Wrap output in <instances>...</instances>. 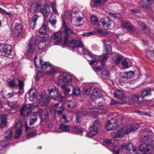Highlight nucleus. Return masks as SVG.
Instances as JSON below:
<instances>
[{
	"mask_svg": "<svg viewBox=\"0 0 154 154\" xmlns=\"http://www.w3.org/2000/svg\"><path fill=\"white\" fill-rule=\"evenodd\" d=\"M61 30L65 45L72 49L83 47L84 45L81 41H76L73 39L70 40L75 33L70 28L67 26L63 20L62 22Z\"/></svg>",
	"mask_w": 154,
	"mask_h": 154,
	"instance_id": "1",
	"label": "nucleus"
},
{
	"mask_svg": "<svg viewBox=\"0 0 154 154\" xmlns=\"http://www.w3.org/2000/svg\"><path fill=\"white\" fill-rule=\"evenodd\" d=\"M34 62L36 67L45 70L48 76H54L55 73L60 72L57 67L51 65L48 62H44L39 55L36 54L34 57Z\"/></svg>",
	"mask_w": 154,
	"mask_h": 154,
	"instance_id": "2",
	"label": "nucleus"
},
{
	"mask_svg": "<svg viewBox=\"0 0 154 154\" xmlns=\"http://www.w3.org/2000/svg\"><path fill=\"white\" fill-rule=\"evenodd\" d=\"M152 141L150 136L148 135L144 136L143 139V143L139 147L138 150L143 152V153L149 154L152 152L153 148L149 143Z\"/></svg>",
	"mask_w": 154,
	"mask_h": 154,
	"instance_id": "3",
	"label": "nucleus"
},
{
	"mask_svg": "<svg viewBox=\"0 0 154 154\" xmlns=\"http://www.w3.org/2000/svg\"><path fill=\"white\" fill-rule=\"evenodd\" d=\"M73 12L75 14V15L71 19V22L77 26H79L82 25V21L83 17V14L80 11Z\"/></svg>",
	"mask_w": 154,
	"mask_h": 154,
	"instance_id": "4",
	"label": "nucleus"
},
{
	"mask_svg": "<svg viewBox=\"0 0 154 154\" xmlns=\"http://www.w3.org/2000/svg\"><path fill=\"white\" fill-rule=\"evenodd\" d=\"M49 34L47 33L45 34L42 38L39 37L40 41L38 42V48L39 49L42 50L46 47V41L48 39L47 38H49Z\"/></svg>",
	"mask_w": 154,
	"mask_h": 154,
	"instance_id": "5",
	"label": "nucleus"
},
{
	"mask_svg": "<svg viewBox=\"0 0 154 154\" xmlns=\"http://www.w3.org/2000/svg\"><path fill=\"white\" fill-rule=\"evenodd\" d=\"M126 131V130H125V127L121 129L117 130L115 132V135L114 138V140L116 141H118L120 138L123 137L124 135L128 134Z\"/></svg>",
	"mask_w": 154,
	"mask_h": 154,
	"instance_id": "6",
	"label": "nucleus"
},
{
	"mask_svg": "<svg viewBox=\"0 0 154 154\" xmlns=\"http://www.w3.org/2000/svg\"><path fill=\"white\" fill-rule=\"evenodd\" d=\"M61 35L62 33L59 31L55 32L51 36V40L54 42H56V44L59 43L61 41L63 38Z\"/></svg>",
	"mask_w": 154,
	"mask_h": 154,
	"instance_id": "7",
	"label": "nucleus"
},
{
	"mask_svg": "<svg viewBox=\"0 0 154 154\" xmlns=\"http://www.w3.org/2000/svg\"><path fill=\"white\" fill-rule=\"evenodd\" d=\"M12 47L10 45H4L2 47V54L6 57L10 56L12 52Z\"/></svg>",
	"mask_w": 154,
	"mask_h": 154,
	"instance_id": "8",
	"label": "nucleus"
},
{
	"mask_svg": "<svg viewBox=\"0 0 154 154\" xmlns=\"http://www.w3.org/2000/svg\"><path fill=\"white\" fill-rule=\"evenodd\" d=\"M15 26V27L14 29L13 34L15 37H19L21 35L23 26L21 24L19 23H16Z\"/></svg>",
	"mask_w": 154,
	"mask_h": 154,
	"instance_id": "9",
	"label": "nucleus"
},
{
	"mask_svg": "<svg viewBox=\"0 0 154 154\" xmlns=\"http://www.w3.org/2000/svg\"><path fill=\"white\" fill-rule=\"evenodd\" d=\"M32 110L31 106L26 107L25 106H23L20 110V114L21 116H28L31 112Z\"/></svg>",
	"mask_w": 154,
	"mask_h": 154,
	"instance_id": "10",
	"label": "nucleus"
},
{
	"mask_svg": "<svg viewBox=\"0 0 154 154\" xmlns=\"http://www.w3.org/2000/svg\"><path fill=\"white\" fill-rule=\"evenodd\" d=\"M117 126L116 121L115 119H112L108 122L106 128L108 130L115 129Z\"/></svg>",
	"mask_w": 154,
	"mask_h": 154,
	"instance_id": "11",
	"label": "nucleus"
},
{
	"mask_svg": "<svg viewBox=\"0 0 154 154\" xmlns=\"http://www.w3.org/2000/svg\"><path fill=\"white\" fill-rule=\"evenodd\" d=\"M111 19L108 17H104L100 20V22L105 29H108L109 28L110 24L109 22Z\"/></svg>",
	"mask_w": 154,
	"mask_h": 154,
	"instance_id": "12",
	"label": "nucleus"
},
{
	"mask_svg": "<svg viewBox=\"0 0 154 154\" xmlns=\"http://www.w3.org/2000/svg\"><path fill=\"white\" fill-rule=\"evenodd\" d=\"M114 97L123 102L125 101V99L124 96L123 92L119 90H116L114 93Z\"/></svg>",
	"mask_w": 154,
	"mask_h": 154,
	"instance_id": "13",
	"label": "nucleus"
},
{
	"mask_svg": "<svg viewBox=\"0 0 154 154\" xmlns=\"http://www.w3.org/2000/svg\"><path fill=\"white\" fill-rule=\"evenodd\" d=\"M48 91L51 98H53L54 97L58 96V91L54 86L51 85L48 87Z\"/></svg>",
	"mask_w": 154,
	"mask_h": 154,
	"instance_id": "14",
	"label": "nucleus"
},
{
	"mask_svg": "<svg viewBox=\"0 0 154 154\" xmlns=\"http://www.w3.org/2000/svg\"><path fill=\"white\" fill-rule=\"evenodd\" d=\"M102 94L97 88H95L91 94L90 98L93 100H96L102 96Z\"/></svg>",
	"mask_w": 154,
	"mask_h": 154,
	"instance_id": "15",
	"label": "nucleus"
},
{
	"mask_svg": "<svg viewBox=\"0 0 154 154\" xmlns=\"http://www.w3.org/2000/svg\"><path fill=\"white\" fill-rule=\"evenodd\" d=\"M38 17L36 15L33 16L29 19V23L30 27L34 29L36 26V22Z\"/></svg>",
	"mask_w": 154,
	"mask_h": 154,
	"instance_id": "16",
	"label": "nucleus"
},
{
	"mask_svg": "<svg viewBox=\"0 0 154 154\" xmlns=\"http://www.w3.org/2000/svg\"><path fill=\"white\" fill-rule=\"evenodd\" d=\"M40 12L42 14L45 18H47L50 12L49 7L46 6L43 7L40 10Z\"/></svg>",
	"mask_w": 154,
	"mask_h": 154,
	"instance_id": "17",
	"label": "nucleus"
},
{
	"mask_svg": "<svg viewBox=\"0 0 154 154\" xmlns=\"http://www.w3.org/2000/svg\"><path fill=\"white\" fill-rule=\"evenodd\" d=\"M39 38V37L31 38L28 45V46L35 48V46L36 45V44L40 41Z\"/></svg>",
	"mask_w": 154,
	"mask_h": 154,
	"instance_id": "18",
	"label": "nucleus"
},
{
	"mask_svg": "<svg viewBox=\"0 0 154 154\" xmlns=\"http://www.w3.org/2000/svg\"><path fill=\"white\" fill-rule=\"evenodd\" d=\"M107 0H91L90 2L91 6L93 7L101 6L103 2H106Z\"/></svg>",
	"mask_w": 154,
	"mask_h": 154,
	"instance_id": "19",
	"label": "nucleus"
},
{
	"mask_svg": "<svg viewBox=\"0 0 154 154\" xmlns=\"http://www.w3.org/2000/svg\"><path fill=\"white\" fill-rule=\"evenodd\" d=\"M121 75L123 79H130L134 76V72L132 71L129 72H124L121 73Z\"/></svg>",
	"mask_w": 154,
	"mask_h": 154,
	"instance_id": "20",
	"label": "nucleus"
},
{
	"mask_svg": "<svg viewBox=\"0 0 154 154\" xmlns=\"http://www.w3.org/2000/svg\"><path fill=\"white\" fill-rule=\"evenodd\" d=\"M28 93L29 94L28 97L29 100L31 101H33L36 99L37 96V94L35 91L33 89H31L28 91Z\"/></svg>",
	"mask_w": 154,
	"mask_h": 154,
	"instance_id": "21",
	"label": "nucleus"
},
{
	"mask_svg": "<svg viewBox=\"0 0 154 154\" xmlns=\"http://www.w3.org/2000/svg\"><path fill=\"white\" fill-rule=\"evenodd\" d=\"M6 116V115L4 114H2L1 116V128H3L7 124Z\"/></svg>",
	"mask_w": 154,
	"mask_h": 154,
	"instance_id": "22",
	"label": "nucleus"
},
{
	"mask_svg": "<svg viewBox=\"0 0 154 154\" xmlns=\"http://www.w3.org/2000/svg\"><path fill=\"white\" fill-rule=\"evenodd\" d=\"M63 76L66 82L70 84L72 81V77L69 73L67 72H63Z\"/></svg>",
	"mask_w": 154,
	"mask_h": 154,
	"instance_id": "23",
	"label": "nucleus"
},
{
	"mask_svg": "<svg viewBox=\"0 0 154 154\" xmlns=\"http://www.w3.org/2000/svg\"><path fill=\"white\" fill-rule=\"evenodd\" d=\"M139 126L138 125H132L130 128L127 127H125V129L126 130V133L128 134L130 132H133L135 130L138 128Z\"/></svg>",
	"mask_w": 154,
	"mask_h": 154,
	"instance_id": "24",
	"label": "nucleus"
},
{
	"mask_svg": "<svg viewBox=\"0 0 154 154\" xmlns=\"http://www.w3.org/2000/svg\"><path fill=\"white\" fill-rule=\"evenodd\" d=\"M137 149L135 148L132 143L128 144V151L130 154H135L137 151Z\"/></svg>",
	"mask_w": 154,
	"mask_h": 154,
	"instance_id": "25",
	"label": "nucleus"
},
{
	"mask_svg": "<svg viewBox=\"0 0 154 154\" xmlns=\"http://www.w3.org/2000/svg\"><path fill=\"white\" fill-rule=\"evenodd\" d=\"M63 111L64 107L62 106L55 107L54 109V113L58 115L61 114Z\"/></svg>",
	"mask_w": 154,
	"mask_h": 154,
	"instance_id": "26",
	"label": "nucleus"
},
{
	"mask_svg": "<svg viewBox=\"0 0 154 154\" xmlns=\"http://www.w3.org/2000/svg\"><path fill=\"white\" fill-rule=\"evenodd\" d=\"M18 79L14 78L13 79L8 81V84L10 87L13 88L17 85V83L18 82Z\"/></svg>",
	"mask_w": 154,
	"mask_h": 154,
	"instance_id": "27",
	"label": "nucleus"
},
{
	"mask_svg": "<svg viewBox=\"0 0 154 154\" xmlns=\"http://www.w3.org/2000/svg\"><path fill=\"white\" fill-rule=\"evenodd\" d=\"M98 131V129H95L93 128H90V130L88 133V136L90 137H93L97 134Z\"/></svg>",
	"mask_w": 154,
	"mask_h": 154,
	"instance_id": "28",
	"label": "nucleus"
},
{
	"mask_svg": "<svg viewBox=\"0 0 154 154\" xmlns=\"http://www.w3.org/2000/svg\"><path fill=\"white\" fill-rule=\"evenodd\" d=\"M12 135L11 129H9L5 132L4 134L5 139V140L7 141L9 140Z\"/></svg>",
	"mask_w": 154,
	"mask_h": 154,
	"instance_id": "29",
	"label": "nucleus"
},
{
	"mask_svg": "<svg viewBox=\"0 0 154 154\" xmlns=\"http://www.w3.org/2000/svg\"><path fill=\"white\" fill-rule=\"evenodd\" d=\"M123 59V57L118 54L115 55L113 59V61L115 63H118Z\"/></svg>",
	"mask_w": 154,
	"mask_h": 154,
	"instance_id": "30",
	"label": "nucleus"
},
{
	"mask_svg": "<svg viewBox=\"0 0 154 154\" xmlns=\"http://www.w3.org/2000/svg\"><path fill=\"white\" fill-rule=\"evenodd\" d=\"M46 28L47 26L46 24L43 23L38 31V33L39 35L45 34L46 33Z\"/></svg>",
	"mask_w": 154,
	"mask_h": 154,
	"instance_id": "31",
	"label": "nucleus"
},
{
	"mask_svg": "<svg viewBox=\"0 0 154 154\" xmlns=\"http://www.w3.org/2000/svg\"><path fill=\"white\" fill-rule=\"evenodd\" d=\"M108 56L107 54H104L98 57V59L102 64L105 62L108 59Z\"/></svg>",
	"mask_w": 154,
	"mask_h": 154,
	"instance_id": "32",
	"label": "nucleus"
},
{
	"mask_svg": "<svg viewBox=\"0 0 154 154\" xmlns=\"http://www.w3.org/2000/svg\"><path fill=\"white\" fill-rule=\"evenodd\" d=\"M9 106L12 109L18 108L19 107V105L17 103V101H14L9 102L8 103Z\"/></svg>",
	"mask_w": 154,
	"mask_h": 154,
	"instance_id": "33",
	"label": "nucleus"
},
{
	"mask_svg": "<svg viewBox=\"0 0 154 154\" xmlns=\"http://www.w3.org/2000/svg\"><path fill=\"white\" fill-rule=\"evenodd\" d=\"M59 128L63 131L67 132L69 130L70 127L68 125L61 124L59 125Z\"/></svg>",
	"mask_w": 154,
	"mask_h": 154,
	"instance_id": "34",
	"label": "nucleus"
},
{
	"mask_svg": "<svg viewBox=\"0 0 154 154\" xmlns=\"http://www.w3.org/2000/svg\"><path fill=\"white\" fill-rule=\"evenodd\" d=\"M91 21L92 24L98 25L99 23L98 19L95 16L93 15L91 17Z\"/></svg>",
	"mask_w": 154,
	"mask_h": 154,
	"instance_id": "35",
	"label": "nucleus"
},
{
	"mask_svg": "<svg viewBox=\"0 0 154 154\" xmlns=\"http://www.w3.org/2000/svg\"><path fill=\"white\" fill-rule=\"evenodd\" d=\"M34 48L29 47V50L26 51V55L28 57H31L32 54L34 52Z\"/></svg>",
	"mask_w": 154,
	"mask_h": 154,
	"instance_id": "36",
	"label": "nucleus"
},
{
	"mask_svg": "<svg viewBox=\"0 0 154 154\" xmlns=\"http://www.w3.org/2000/svg\"><path fill=\"white\" fill-rule=\"evenodd\" d=\"M29 120L30 121V125H32L37 121V116L35 114L32 115L31 116Z\"/></svg>",
	"mask_w": 154,
	"mask_h": 154,
	"instance_id": "37",
	"label": "nucleus"
},
{
	"mask_svg": "<svg viewBox=\"0 0 154 154\" xmlns=\"http://www.w3.org/2000/svg\"><path fill=\"white\" fill-rule=\"evenodd\" d=\"M151 94V90L149 88H147L144 90L142 93V95L143 97L150 95Z\"/></svg>",
	"mask_w": 154,
	"mask_h": 154,
	"instance_id": "38",
	"label": "nucleus"
},
{
	"mask_svg": "<svg viewBox=\"0 0 154 154\" xmlns=\"http://www.w3.org/2000/svg\"><path fill=\"white\" fill-rule=\"evenodd\" d=\"M82 53L83 54L88 55L92 58H95L96 56V55L93 54H92L90 52H88L87 50L83 49H82Z\"/></svg>",
	"mask_w": 154,
	"mask_h": 154,
	"instance_id": "39",
	"label": "nucleus"
},
{
	"mask_svg": "<svg viewBox=\"0 0 154 154\" xmlns=\"http://www.w3.org/2000/svg\"><path fill=\"white\" fill-rule=\"evenodd\" d=\"M121 149L122 151L125 153H126L128 151V145L125 143H123L121 146Z\"/></svg>",
	"mask_w": 154,
	"mask_h": 154,
	"instance_id": "40",
	"label": "nucleus"
},
{
	"mask_svg": "<svg viewBox=\"0 0 154 154\" xmlns=\"http://www.w3.org/2000/svg\"><path fill=\"white\" fill-rule=\"evenodd\" d=\"M127 29L128 31L131 33L135 32L136 30V28L131 24H130Z\"/></svg>",
	"mask_w": 154,
	"mask_h": 154,
	"instance_id": "41",
	"label": "nucleus"
},
{
	"mask_svg": "<svg viewBox=\"0 0 154 154\" xmlns=\"http://www.w3.org/2000/svg\"><path fill=\"white\" fill-rule=\"evenodd\" d=\"M61 88L64 93H67L70 91V89L69 88H68L66 85L61 87Z\"/></svg>",
	"mask_w": 154,
	"mask_h": 154,
	"instance_id": "42",
	"label": "nucleus"
},
{
	"mask_svg": "<svg viewBox=\"0 0 154 154\" xmlns=\"http://www.w3.org/2000/svg\"><path fill=\"white\" fill-rule=\"evenodd\" d=\"M131 24L128 21H124L122 22L121 25L122 27L125 28L127 29Z\"/></svg>",
	"mask_w": 154,
	"mask_h": 154,
	"instance_id": "43",
	"label": "nucleus"
},
{
	"mask_svg": "<svg viewBox=\"0 0 154 154\" xmlns=\"http://www.w3.org/2000/svg\"><path fill=\"white\" fill-rule=\"evenodd\" d=\"M139 97L135 94L132 95L131 97V102L132 103L133 102H137L139 101Z\"/></svg>",
	"mask_w": 154,
	"mask_h": 154,
	"instance_id": "44",
	"label": "nucleus"
},
{
	"mask_svg": "<svg viewBox=\"0 0 154 154\" xmlns=\"http://www.w3.org/2000/svg\"><path fill=\"white\" fill-rule=\"evenodd\" d=\"M114 154H119V148L116 147L115 146L112 149L110 150Z\"/></svg>",
	"mask_w": 154,
	"mask_h": 154,
	"instance_id": "45",
	"label": "nucleus"
},
{
	"mask_svg": "<svg viewBox=\"0 0 154 154\" xmlns=\"http://www.w3.org/2000/svg\"><path fill=\"white\" fill-rule=\"evenodd\" d=\"M92 125L90 128H93L95 129H98L97 125L98 124V122L97 120H95L92 122Z\"/></svg>",
	"mask_w": 154,
	"mask_h": 154,
	"instance_id": "46",
	"label": "nucleus"
},
{
	"mask_svg": "<svg viewBox=\"0 0 154 154\" xmlns=\"http://www.w3.org/2000/svg\"><path fill=\"white\" fill-rule=\"evenodd\" d=\"M38 4L36 3H34L31 6V10L33 11H36L37 10V8L38 7Z\"/></svg>",
	"mask_w": 154,
	"mask_h": 154,
	"instance_id": "47",
	"label": "nucleus"
},
{
	"mask_svg": "<svg viewBox=\"0 0 154 154\" xmlns=\"http://www.w3.org/2000/svg\"><path fill=\"white\" fill-rule=\"evenodd\" d=\"M110 76V73L109 71H103L102 73V76L103 78H108Z\"/></svg>",
	"mask_w": 154,
	"mask_h": 154,
	"instance_id": "48",
	"label": "nucleus"
},
{
	"mask_svg": "<svg viewBox=\"0 0 154 154\" xmlns=\"http://www.w3.org/2000/svg\"><path fill=\"white\" fill-rule=\"evenodd\" d=\"M41 114V115H40L41 120L42 122H43L46 120V116L45 114L44 113H42V111L40 112Z\"/></svg>",
	"mask_w": 154,
	"mask_h": 154,
	"instance_id": "49",
	"label": "nucleus"
},
{
	"mask_svg": "<svg viewBox=\"0 0 154 154\" xmlns=\"http://www.w3.org/2000/svg\"><path fill=\"white\" fill-rule=\"evenodd\" d=\"M23 124L20 121L16 122L15 124V127L16 129H20V128L22 126Z\"/></svg>",
	"mask_w": 154,
	"mask_h": 154,
	"instance_id": "50",
	"label": "nucleus"
},
{
	"mask_svg": "<svg viewBox=\"0 0 154 154\" xmlns=\"http://www.w3.org/2000/svg\"><path fill=\"white\" fill-rule=\"evenodd\" d=\"M80 93V89L79 88L77 89L75 88L72 91V94L76 95L79 94Z\"/></svg>",
	"mask_w": 154,
	"mask_h": 154,
	"instance_id": "51",
	"label": "nucleus"
},
{
	"mask_svg": "<svg viewBox=\"0 0 154 154\" xmlns=\"http://www.w3.org/2000/svg\"><path fill=\"white\" fill-rule=\"evenodd\" d=\"M95 103L97 106H102L104 105V103L102 101H100L98 100L95 101Z\"/></svg>",
	"mask_w": 154,
	"mask_h": 154,
	"instance_id": "52",
	"label": "nucleus"
},
{
	"mask_svg": "<svg viewBox=\"0 0 154 154\" xmlns=\"http://www.w3.org/2000/svg\"><path fill=\"white\" fill-rule=\"evenodd\" d=\"M59 85L60 87L65 85V82L62 79H60L58 80Z\"/></svg>",
	"mask_w": 154,
	"mask_h": 154,
	"instance_id": "53",
	"label": "nucleus"
},
{
	"mask_svg": "<svg viewBox=\"0 0 154 154\" xmlns=\"http://www.w3.org/2000/svg\"><path fill=\"white\" fill-rule=\"evenodd\" d=\"M122 66L125 68L128 67V62L125 59L122 62Z\"/></svg>",
	"mask_w": 154,
	"mask_h": 154,
	"instance_id": "54",
	"label": "nucleus"
},
{
	"mask_svg": "<svg viewBox=\"0 0 154 154\" xmlns=\"http://www.w3.org/2000/svg\"><path fill=\"white\" fill-rule=\"evenodd\" d=\"M112 48L109 45H106L105 46V50L106 52H110L112 51Z\"/></svg>",
	"mask_w": 154,
	"mask_h": 154,
	"instance_id": "55",
	"label": "nucleus"
},
{
	"mask_svg": "<svg viewBox=\"0 0 154 154\" xmlns=\"http://www.w3.org/2000/svg\"><path fill=\"white\" fill-rule=\"evenodd\" d=\"M72 130L75 132L78 133H81L82 131L80 128H79L76 127L73 128L72 129Z\"/></svg>",
	"mask_w": 154,
	"mask_h": 154,
	"instance_id": "56",
	"label": "nucleus"
},
{
	"mask_svg": "<svg viewBox=\"0 0 154 154\" xmlns=\"http://www.w3.org/2000/svg\"><path fill=\"white\" fill-rule=\"evenodd\" d=\"M62 117L60 119V121L63 123H65L68 122V121L66 119L65 116L62 115Z\"/></svg>",
	"mask_w": 154,
	"mask_h": 154,
	"instance_id": "57",
	"label": "nucleus"
},
{
	"mask_svg": "<svg viewBox=\"0 0 154 154\" xmlns=\"http://www.w3.org/2000/svg\"><path fill=\"white\" fill-rule=\"evenodd\" d=\"M18 82H19V89H22L24 86L23 83V81L20 80H18Z\"/></svg>",
	"mask_w": 154,
	"mask_h": 154,
	"instance_id": "58",
	"label": "nucleus"
},
{
	"mask_svg": "<svg viewBox=\"0 0 154 154\" xmlns=\"http://www.w3.org/2000/svg\"><path fill=\"white\" fill-rule=\"evenodd\" d=\"M36 131H35L33 132H30L27 134V136L29 137L28 138L32 137L35 136V134L36 133Z\"/></svg>",
	"mask_w": 154,
	"mask_h": 154,
	"instance_id": "59",
	"label": "nucleus"
},
{
	"mask_svg": "<svg viewBox=\"0 0 154 154\" xmlns=\"http://www.w3.org/2000/svg\"><path fill=\"white\" fill-rule=\"evenodd\" d=\"M139 25L140 26L143 28V29H146V26L144 23L139 21L138 22Z\"/></svg>",
	"mask_w": 154,
	"mask_h": 154,
	"instance_id": "60",
	"label": "nucleus"
},
{
	"mask_svg": "<svg viewBox=\"0 0 154 154\" xmlns=\"http://www.w3.org/2000/svg\"><path fill=\"white\" fill-rule=\"evenodd\" d=\"M98 63V60L96 59H94L93 60H91L89 63L90 64L93 65V64L96 65Z\"/></svg>",
	"mask_w": 154,
	"mask_h": 154,
	"instance_id": "61",
	"label": "nucleus"
},
{
	"mask_svg": "<svg viewBox=\"0 0 154 154\" xmlns=\"http://www.w3.org/2000/svg\"><path fill=\"white\" fill-rule=\"evenodd\" d=\"M1 13L5 14L6 15H8L9 16L10 15V14L8 12H6L5 10L1 8Z\"/></svg>",
	"mask_w": 154,
	"mask_h": 154,
	"instance_id": "62",
	"label": "nucleus"
},
{
	"mask_svg": "<svg viewBox=\"0 0 154 154\" xmlns=\"http://www.w3.org/2000/svg\"><path fill=\"white\" fill-rule=\"evenodd\" d=\"M103 141L104 143L107 145L112 144L111 140L109 139H105Z\"/></svg>",
	"mask_w": 154,
	"mask_h": 154,
	"instance_id": "63",
	"label": "nucleus"
},
{
	"mask_svg": "<svg viewBox=\"0 0 154 154\" xmlns=\"http://www.w3.org/2000/svg\"><path fill=\"white\" fill-rule=\"evenodd\" d=\"M50 101V98L49 97H44L43 98V102L44 103H47Z\"/></svg>",
	"mask_w": 154,
	"mask_h": 154,
	"instance_id": "64",
	"label": "nucleus"
}]
</instances>
